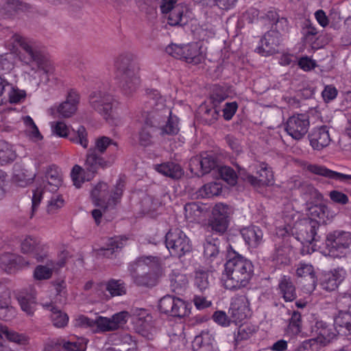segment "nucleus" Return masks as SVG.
<instances>
[{
  "label": "nucleus",
  "instance_id": "44",
  "mask_svg": "<svg viewBox=\"0 0 351 351\" xmlns=\"http://www.w3.org/2000/svg\"><path fill=\"white\" fill-rule=\"evenodd\" d=\"M18 301L21 309L27 315L34 314L36 302V298L33 295H23L21 294L18 297Z\"/></svg>",
  "mask_w": 351,
  "mask_h": 351
},
{
  "label": "nucleus",
  "instance_id": "11",
  "mask_svg": "<svg viewBox=\"0 0 351 351\" xmlns=\"http://www.w3.org/2000/svg\"><path fill=\"white\" fill-rule=\"evenodd\" d=\"M52 132L60 137H69V139L75 143L79 144L84 148L88 145L87 132L82 125L79 126L77 130H73V134L69 132V128L62 121H56L51 123Z\"/></svg>",
  "mask_w": 351,
  "mask_h": 351
},
{
  "label": "nucleus",
  "instance_id": "30",
  "mask_svg": "<svg viewBox=\"0 0 351 351\" xmlns=\"http://www.w3.org/2000/svg\"><path fill=\"white\" fill-rule=\"evenodd\" d=\"M154 169L158 173L172 179H179L184 174V171L181 166L173 162H167L160 165H156Z\"/></svg>",
  "mask_w": 351,
  "mask_h": 351
},
{
  "label": "nucleus",
  "instance_id": "47",
  "mask_svg": "<svg viewBox=\"0 0 351 351\" xmlns=\"http://www.w3.org/2000/svg\"><path fill=\"white\" fill-rule=\"evenodd\" d=\"M106 290L112 296H119L125 294L126 288L121 280L111 279L106 282Z\"/></svg>",
  "mask_w": 351,
  "mask_h": 351
},
{
  "label": "nucleus",
  "instance_id": "22",
  "mask_svg": "<svg viewBox=\"0 0 351 351\" xmlns=\"http://www.w3.org/2000/svg\"><path fill=\"white\" fill-rule=\"evenodd\" d=\"M128 269L132 281L136 285L152 287L156 285L157 278L154 274L136 266H129Z\"/></svg>",
  "mask_w": 351,
  "mask_h": 351
},
{
  "label": "nucleus",
  "instance_id": "24",
  "mask_svg": "<svg viewBox=\"0 0 351 351\" xmlns=\"http://www.w3.org/2000/svg\"><path fill=\"white\" fill-rule=\"evenodd\" d=\"M79 101V93L71 89L69 91L66 100L58 106L57 112L64 118L71 117L76 112Z\"/></svg>",
  "mask_w": 351,
  "mask_h": 351
},
{
  "label": "nucleus",
  "instance_id": "4",
  "mask_svg": "<svg viewBox=\"0 0 351 351\" xmlns=\"http://www.w3.org/2000/svg\"><path fill=\"white\" fill-rule=\"evenodd\" d=\"M146 107L142 112L143 121L156 129L164 123L171 114V110L165 104V99L157 90L147 93Z\"/></svg>",
  "mask_w": 351,
  "mask_h": 351
},
{
  "label": "nucleus",
  "instance_id": "48",
  "mask_svg": "<svg viewBox=\"0 0 351 351\" xmlns=\"http://www.w3.org/2000/svg\"><path fill=\"white\" fill-rule=\"evenodd\" d=\"M221 192V187L216 182H210L204 184L197 191V195L202 198H210L218 195Z\"/></svg>",
  "mask_w": 351,
  "mask_h": 351
},
{
  "label": "nucleus",
  "instance_id": "41",
  "mask_svg": "<svg viewBox=\"0 0 351 351\" xmlns=\"http://www.w3.org/2000/svg\"><path fill=\"white\" fill-rule=\"evenodd\" d=\"M257 331L256 326L245 324L241 325L238 328L237 333H234V341L236 344L243 340L250 339Z\"/></svg>",
  "mask_w": 351,
  "mask_h": 351
},
{
  "label": "nucleus",
  "instance_id": "49",
  "mask_svg": "<svg viewBox=\"0 0 351 351\" xmlns=\"http://www.w3.org/2000/svg\"><path fill=\"white\" fill-rule=\"evenodd\" d=\"M138 332L148 340L154 339L156 334V328L154 326L153 320L147 322H141L137 324Z\"/></svg>",
  "mask_w": 351,
  "mask_h": 351
},
{
  "label": "nucleus",
  "instance_id": "20",
  "mask_svg": "<svg viewBox=\"0 0 351 351\" xmlns=\"http://www.w3.org/2000/svg\"><path fill=\"white\" fill-rule=\"evenodd\" d=\"M217 166L216 158L213 154L204 153L199 156L193 158L190 162V168L191 171L198 170L199 172L196 173L198 176H204L208 173L212 169Z\"/></svg>",
  "mask_w": 351,
  "mask_h": 351
},
{
  "label": "nucleus",
  "instance_id": "23",
  "mask_svg": "<svg viewBox=\"0 0 351 351\" xmlns=\"http://www.w3.org/2000/svg\"><path fill=\"white\" fill-rule=\"evenodd\" d=\"M256 176L250 178L253 182L254 186L272 185L274 175L271 169L265 162L256 165L254 167Z\"/></svg>",
  "mask_w": 351,
  "mask_h": 351
},
{
  "label": "nucleus",
  "instance_id": "58",
  "mask_svg": "<svg viewBox=\"0 0 351 351\" xmlns=\"http://www.w3.org/2000/svg\"><path fill=\"white\" fill-rule=\"evenodd\" d=\"M125 187V181L123 178H119L117 182L112 194L110 195L109 202L111 201V204L115 206L117 202L120 200L123 189Z\"/></svg>",
  "mask_w": 351,
  "mask_h": 351
},
{
  "label": "nucleus",
  "instance_id": "36",
  "mask_svg": "<svg viewBox=\"0 0 351 351\" xmlns=\"http://www.w3.org/2000/svg\"><path fill=\"white\" fill-rule=\"evenodd\" d=\"M334 324L338 332L351 334V312L338 313L335 317Z\"/></svg>",
  "mask_w": 351,
  "mask_h": 351
},
{
  "label": "nucleus",
  "instance_id": "40",
  "mask_svg": "<svg viewBox=\"0 0 351 351\" xmlns=\"http://www.w3.org/2000/svg\"><path fill=\"white\" fill-rule=\"evenodd\" d=\"M157 129L144 123L138 132V142L141 146L147 147L153 143L154 133Z\"/></svg>",
  "mask_w": 351,
  "mask_h": 351
},
{
  "label": "nucleus",
  "instance_id": "64",
  "mask_svg": "<svg viewBox=\"0 0 351 351\" xmlns=\"http://www.w3.org/2000/svg\"><path fill=\"white\" fill-rule=\"evenodd\" d=\"M16 265L15 257L12 254H3L0 256V267L5 271H8Z\"/></svg>",
  "mask_w": 351,
  "mask_h": 351
},
{
  "label": "nucleus",
  "instance_id": "10",
  "mask_svg": "<svg viewBox=\"0 0 351 351\" xmlns=\"http://www.w3.org/2000/svg\"><path fill=\"white\" fill-rule=\"evenodd\" d=\"M128 315V312L121 311L110 317L97 316L94 319L93 332L104 333L117 330L127 322Z\"/></svg>",
  "mask_w": 351,
  "mask_h": 351
},
{
  "label": "nucleus",
  "instance_id": "6",
  "mask_svg": "<svg viewBox=\"0 0 351 351\" xmlns=\"http://www.w3.org/2000/svg\"><path fill=\"white\" fill-rule=\"evenodd\" d=\"M165 244L171 254L179 258L192 250L189 238L179 228L169 230L165 236Z\"/></svg>",
  "mask_w": 351,
  "mask_h": 351
},
{
  "label": "nucleus",
  "instance_id": "25",
  "mask_svg": "<svg viewBox=\"0 0 351 351\" xmlns=\"http://www.w3.org/2000/svg\"><path fill=\"white\" fill-rule=\"evenodd\" d=\"M91 197L94 204L101 207L105 211L111 205L109 202L108 185L104 182L97 183L91 191Z\"/></svg>",
  "mask_w": 351,
  "mask_h": 351
},
{
  "label": "nucleus",
  "instance_id": "12",
  "mask_svg": "<svg viewBox=\"0 0 351 351\" xmlns=\"http://www.w3.org/2000/svg\"><path fill=\"white\" fill-rule=\"evenodd\" d=\"M158 308L161 313L176 317H183L189 313L185 302L170 295H166L160 300Z\"/></svg>",
  "mask_w": 351,
  "mask_h": 351
},
{
  "label": "nucleus",
  "instance_id": "7",
  "mask_svg": "<svg viewBox=\"0 0 351 351\" xmlns=\"http://www.w3.org/2000/svg\"><path fill=\"white\" fill-rule=\"evenodd\" d=\"M351 245V233L337 230L329 232L326 237L325 247L328 255L332 257L342 256Z\"/></svg>",
  "mask_w": 351,
  "mask_h": 351
},
{
  "label": "nucleus",
  "instance_id": "16",
  "mask_svg": "<svg viewBox=\"0 0 351 351\" xmlns=\"http://www.w3.org/2000/svg\"><path fill=\"white\" fill-rule=\"evenodd\" d=\"M232 322H240L250 316V302L245 295H236L231 298L228 309Z\"/></svg>",
  "mask_w": 351,
  "mask_h": 351
},
{
  "label": "nucleus",
  "instance_id": "34",
  "mask_svg": "<svg viewBox=\"0 0 351 351\" xmlns=\"http://www.w3.org/2000/svg\"><path fill=\"white\" fill-rule=\"evenodd\" d=\"M169 280L171 290L178 294H180L183 292L189 285L187 276L178 271H172L169 275Z\"/></svg>",
  "mask_w": 351,
  "mask_h": 351
},
{
  "label": "nucleus",
  "instance_id": "55",
  "mask_svg": "<svg viewBox=\"0 0 351 351\" xmlns=\"http://www.w3.org/2000/svg\"><path fill=\"white\" fill-rule=\"evenodd\" d=\"M183 13V6L176 5L172 10L167 13L169 14L167 16L168 23L171 26L179 25L182 21Z\"/></svg>",
  "mask_w": 351,
  "mask_h": 351
},
{
  "label": "nucleus",
  "instance_id": "45",
  "mask_svg": "<svg viewBox=\"0 0 351 351\" xmlns=\"http://www.w3.org/2000/svg\"><path fill=\"white\" fill-rule=\"evenodd\" d=\"M209 270L203 267L197 268L195 271V284L200 291L206 290L209 287Z\"/></svg>",
  "mask_w": 351,
  "mask_h": 351
},
{
  "label": "nucleus",
  "instance_id": "19",
  "mask_svg": "<svg viewBox=\"0 0 351 351\" xmlns=\"http://www.w3.org/2000/svg\"><path fill=\"white\" fill-rule=\"evenodd\" d=\"M280 38V33L278 31L267 32L261 40V45L256 49V51L263 56H269L277 53Z\"/></svg>",
  "mask_w": 351,
  "mask_h": 351
},
{
  "label": "nucleus",
  "instance_id": "43",
  "mask_svg": "<svg viewBox=\"0 0 351 351\" xmlns=\"http://www.w3.org/2000/svg\"><path fill=\"white\" fill-rule=\"evenodd\" d=\"M160 265V258L153 256H143L138 257L135 262L131 263L129 266H136L138 268H144L146 270V267L154 268L157 267Z\"/></svg>",
  "mask_w": 351,
  "mask_h": 351
},
{
  "label": "nucleus",
  "instance_id": "42",
  "mask_svg": "<svg viewBox=\"0 0 351 351\" xmlns=\"http://www.w3.org/2000/svg\"><path fill=\"white\" fill-rule=\"evenodd\" d=\"M341 282V276L337 273L326 274L321 282L322 288L327 291H333Z\"/></svg>",
  "mask_w": 351,
  "mask_h": 351
},
{
  "label": "nucleus",
  "instance_id": "51",
  "mask_svg": "<svg viewBox=\"0 0 351 351\" xmlns=\"http://www.w3.org/2000/svg\"><path fill=\"white\" fill-rule=\"evenodd\" d=\"M201 120L202 121L207 125H211L214 123L218 119L219 110L215 108H201Z\"/></svg>",
  "mask_w": 351,
  "mask_h": 351
},
{
  "label": "nucleus",
  "instance_id": "53",
  "mask_svg": "<svg viewBox=\"0 0 351 351\" xmlns=\"http://www.w3.org/2000/svg\"><path fill=\"white\" fill-rule=\"evenodd\" d=\"M202 208L196 202L188 203L184 206V215L186 219L191 221L199 218L202 213Z\"/></svg>",
  "mask_w": 351,
  "mask_h": 351
},
{
  "label": "nucleus",
  "instance_id": "63",
  "mask_svg": "<svg viewBox=\"0 0 351 351\" xmlns=\"http://www.w3.org/2000/svg\"><path fill=\"white\" fill-rule=\"evenodd\" d=\"M64 199L60 195H54L48 202L47 211L49 214L56 213L64 205Z\"/></svg>",
  "mask_w": 351,
  "mask_h": 351
},
{
  "label": "nucleus",
  "instance_id": "14",
  "mask_svg": "<svg viewBox=\"0 0 351 351\" xmlns=\"http://www.w3.org/2000/svg\"><path fill=\"white\" fill-rule=\"evenodd\" d=\"M310 126L308 116L306 114H298L290 117L285 130L295 140L303 138L307 134Z\"/></svg>",
  "mask_w": 351,
  "mask_h": 351
},
{
  "label": "nucleus",
  "instance_id": "39",
  "mask_svg": "<svg viewBox=\"0 0 351 351\" xmlns=\"http://www.w3.org/2000/svg\"><path fill=\"white\" fill-rule=\"evenodd\" d=\"M178 123V118L176 116H172L171 113L165 122L162 123L158 129L161 130L162 134L175 135L177 134L180 130Z\"/></svg>",
  "mask_w": 351,
  "mask_h": 351
},
{
  "label": "nucleus",
  "instance_id": "54",
  "mask_svg": "<svg viewBox=\"0 0 351 351\" xmlns=\"http://www.w3.org/2000/svg\"><path fill=\"white\" fill-rule=\"evenodd\" d=\"M302 326V317L300 313L298 311H293L289 323L288 325V330L292 335H298L301 332Z\"/></svg>",
  "mask_w": 351,
  "mask_h": 351
},
{
  "label": "nucleus",
  "instance_id": "29",
  "mask_svg": "<svg viewBox=\"0 0 351 351\" xmlns=\"http://www.w3.org/2000/svg\"><path fill=\"white\" fill-rule=\"evenodd\" d=\"M278 289L280 293L286 302H292L297 297L295 287L289 276H284L280 278Z\"/></svg>",
  "mask_w": 351,
  "mask_h": 351
},
{
  "label": "nucleus",
  "instance_id": "59",
  "mask_svg": "<svg viewBox=\"0 0 351 351\" xmlns=\"http://www.w3.org/2000/svg\"><path fill=\"white\" fill-rule=\"evenodd\" d=\"M25 96L26 94L24 90L14 88L12 85L11 89H8L7 92V96H5L6 100L5 102L8 101L11 104H17L21 102L22 99H25Z\"/></svg>",
  "mask_w": 351,
  "mask_h": 351
},
{
  "label": "nucleus",
  "instance_id": "1",
  "mask_svg": "<svg viewBox=\"0 0 351 351\" xmlns=\"http://www.w3.org/2000/svg\"><path fill=\"white\" fill-rule=\"evenodd\" d=\"M111 145L117 147V143L108 136L97 138L94 146L87 150L84 167L79 165L73 167L71 177L76 188H80L84 182L93 180L99 169L104 170L114 164L116 156L106 154Z\"/></svg>",
  "mask_w": 351,
  "mask_h": 351
},
{
  "label": "nucleus",
  "instance_id": "62",
  "mask_svg": "<svg viewBox=\"0 0 351 351\" xmlns=\"http://www.w3.org/2000/svg\"><path fill=\"white\" fill-rule=\"evenodd\" d=\"M309 211L312 217H317L320 220L324 221L325 218L328 217V208L324 204H320L311 206Z\"/></svg>",
  "mask_w": 351,
  "mask_h": 351
},
{
  "label": "nucleus",
  "instance_id": "13",
  "mask_svg": "<svg viewBox=\"0 0 351 351\" xmlns=\"http://www.w3.org/2000/svg\"><path fill=\"white\" fill-rule=\"evenodd\" d=\"M21 252L32 255L38 262H43L47 256V246L34 236L26 235L21 241Z\"/></svg>",
  "mask_w": 351,
  "mask_h": 351
},
{
  "label": "nucleus",
  "instance_id": "46",
  "mask_svg": "<svg viewBox=\"0 0 351 351\" xmlns=\"http://www.w3.org/2000/svg\"><path fill=\"white\" fill-rule=\"evenodd\" d=\"M296 274L298 277H308L311 280L312 287L315 288L317 279L314 268L311 265L300 263L296 270Z\"/></svg>",
  "mask_w": 351,
  "mask_h": 351
},
{
  "label": "nucleus",
  "instance_id": "26",
  "mask_svg": "<svg viewBox=\"0 0 351 351\" xmlns=\"http://www.w3.org/2000/svg\"><path fill=\"white\" fill-rule=\"evenodd\" d=\"M241 234L246 244L252 248L258 247L263 241V232L256 226L242 228Z\"/></svg>",
  "mask_w": 351,
  "mask_h": 351
},
{
  "label": "nucleus",
  "instance_id": "8",
  "mask_svg": "<svg viewBox=\"0 0 351 351\" xmlns=\"http://www.w3.org/2000/svg\"><path fill=\"white\" fill-rule=\"evenodd\" d=\"M166 52L175 58L193 64H199L204 58L196 43L182 45L171 44L166 47Z\"/></svg>",
  "mask_w": 351,
  "mask_h": 351
},
{
  "label": "nucleus",
  "instance_id": "56",
  "mask_svg": "<svg viewBox=\"0 0 351 351\" xmlns=\"http://www.w3.org/2000/svg\"><path fill=\"white\" fill-rule=\"evenodd\" d=\"M338 313L350 312L351 308V293L340 294L337 299Z\"/></svg>",
  "mask_w": 351,
  "mask_h": 351
},
{
  "label": "nucleus",
  "instance_id": "18",
  "mask_svg": "<svg viewBox=\"0 0 351 351\" xmlns=\"http://www.w3.org/2000/svg\"><path fill=\"white\" fill-rule=\"evenodd\" d=\"M114 66L120 77L138 73L139 70L136 56L130 52L120 54L115 60Z\"/></svg>",
  "mask_w": 351,
  "mask_h": 351
},
{
  "label": "nucleus",
  "instance_id": "9",
  "mask_svg": "<svg viewBox=\"0 0 351 351\" xmlns=\"http://www.w3.org/2000/svg\"><path fill=\"white\" fill-rule=\"evenodd\" d=\"M90 107L108 120L112 116L116 101L109 93L101 91H93L88 97Z\"/></svg>",
  "mask_w": 351,
  "mask_h": 351
},
{
  "label": "nucleus",
  "instance_id": "60",
  "mask_svg": "<svg viewBox=\"0 0 351 351\" xmlns=\"http://www.w3.org/2000/svg\"><path fill=\"white\" fill-rule=\"evenodd\" d=\"M62 351H85L86 346L78 341H66L61 339Z\"/></svg>",
  "mask_w": 351,
  "mask_h": 351
},
{
  "label": "nucleus",
  "instance_id": "50",
  "mask_svg": "<svg viewBox=\"0 0 351 351\" xmlns=\"http://www.w3.org/2000/svg\"><path fill=\"white\" fill-rule=\"evenodd\" d=\"M302 34L304 41L311 43L316 39L318 32L313 23L310 21L306 20L303 23Z\"/></svg>",
  "mask_w": 351,
  "mask_h": 351
},
{
  "label": "nucleus",
  "instance_id": "52",
  "mask_svg": "<svg viewBox=\"0 0 351 351\" xmlns=\"http://www.w3.org/2000/svg\"><path fill=\"white\" fill-rule=\"evenodd\" d=\"M221 178L230 185H235L237 183V173L230 167H221L219 169Z\"/></svg>",
  "mask_w": 351,
  "mask_h": 351
},
{
  "label": "nucleus",
  "instance_id": "3",
  "mask_svg": "<svg viewBox=\"0 0 351 351\" xmlns=\"http://www.w3.org/2000/svg\"><path fill=\"white\" fill-rule=\"evenodd\" d=\"M299 217V213L293 210L291 204L285 206L282 218L287 227L291 230L292 234L295 236V239L303 245L319 241L321 236L317 231L320 226L317 221L312 219L298 220Z\"/></svg>",
  "mask_w": 351,
  "mask_h": 351
},
{
  "label": "nucleus",
  "instance_id": "5",
  "mask_svg": "<svg viewBox=\"0 0 351 351\" xmlns=\"http://www.w3.org/2000/svg\"><path fill=\"white\" fill-rule=\"evenodd\" d=\"M16 40L27 55V56H23V55L20 56L22 62L30 66L35 64L36 67L32 68L35 73L38 71H43L45 74L53 73V65L34 42L22 37L17 38Z\"/></svg>",
  "mask_w": 351,
  "mask_h": 351
},
{
  "label": "nucleus",
  "instance_id": "61",
  "mask_svg": "<svg viewBox=\"0 0 351 351\" xmlns=\"http://www.w3.org/2000/svg\"><path fill=\"white\" fill-rule=\"evenodd\" d=\"M52 274V269L44 265H38L34 271V277L38 280H48Z\"/></svg>",
  "mask_w": 351,
  "mask_h": 351
},
{
  "label": "nucleus",
  "instance_id": "27",
  "mask_svg": "<svg viewBox=\"0 0 351 351\" xmlns=\"http://www.w3.org/2000/svg\"><path fill=\"white\" fill-rule=\"evenodd\" d=\"M219 243L217 238H207L204 243V256L210 263L215 262V265H218L221 260Z\"/></svg>",
  "mask_w": 351,
  "mask_h": 351
},
{
  "label": "nucleus",
  "instance_id": "31",
  "mask_svg": "<svg viewBox=\"0 0 351 351\" xmlns=\"http://www.w3.org/2000/svg\"><path fill=\"white\" fill-rule=\"evenodd\" d=\"M46 183L44 188L50 191H56L62 184V176L58 168L54 165L49 167L45 173Z\"/></svg>",
  "mask_w": 351,
  "mask_h": 351
},
{
  "label": "nucleus",
  "instance_id": "28",
  "mask_svg": "<svg viewBox=\"0 0 351 351\" xmlns=\"http://www.w3.org/2000/svg\"><path fill=\"white\" fill-rule=\"evenodd\" d=\"M307 169L316 175L322 176L330 179L345 182L351 180V175L343 174L332 170H330L324 166L318 165H309Z\"/></svg>",
  "mask_w": 351,
  "mask_h": 351
},
{
  "label": "nucleus",
  "instance_id": "2",
  "mask_svg": "<svg viewBox=\"0 0 351 351\" xmlns=\"http://www.w3.org/2000/svg\"><path fill=\"white\" fill-rule=\"evenodd\" d=\"M224 266L222 282L226 289L237 291L247 286L254 273V266L250 260L237 254Z\"/></svg>",
  "mask_w": 351,
  "mask_h": 351
},
{
  "label": "nucleus",
  "instance_id": "33",
  "mask_svg": "<svg viewBox=\"0 0 351 351\" xmlns=\"http://www.w3.org/2000/svg\"><path fill=\"white\" fill-rule=\"evenodd\" d=\"M43 307L51 312V319L54 326L63 328L66 326L69 322V316L60 309L54 306L52 303L43 304Z\"/></svg>",
  "mask_w": 351,
  "mask_h": 351
},
{
  "label": "nucleus",
  "instance_id": "57",
  "mask_svg": "<svg viewBox=\"0 0 351 351\" xmlns=\"http://www.w3.org/2000/svg\"><path fill=\"white\" fill-rule=\"evenodd\" d=\"M288 249L284 246H277L271 256L273 261H276L277 264L287 265L289 263Z\"/></svg>",
  "mask_w": 351,
  "mask_h": 351
},
{
  "label": "nucleus",
  "instance_id": "37",
  "mask_svg": "<svg viewBox=\"0 0 351 351\" xmlns=\"http://www.w3.org/2000/svg\"><path fill=\"white\" fill-rule=\"evenodd\" d=\"M16 154L12 145L4 140H0V164L1 165L15 160Z\"/></svg>",
  "mask_w": 351,
  "mask_h": 351
},
{
  "label": "nucleus",
  "instance_id": "17",
  "mask_svg": "<svg viewBox=\"0 0 351 351\" xmlns=\"http://www.w3.org/2000/svg\"><path fill=\"white\" fill-rule=\"evenodd\" d=\"M317 324L319 326L317 337L305 341L303 342L302 345L297 348L296 351H304L314 343L325 346L336 337V331L337 330H338V328H336V329H335L332 326L326 325L323 323H317Z\"/></svg>",
  "mask_w": 351,
  "mask_h": 351
},
{
  "label": "nucleus",
  "instance_id": "21",
  "mask_svg": "<svg viewBox=\"0 0 351 351\" xmlns=\"http://www.w3.org/2000/svg\"><path fill=\"white\" fill-rule=\"evenodd\" d=\"M310 145L315 150H322L328 146L331 138L329 128L326 125H322L313 128L308 134Z\"/></svg>",
  "mask_w": 351,
  "mask_h": 351
},
{
  "label": "nucleus",
  "instance_id": "38",
  "mask_svg": "<svg viewBox=\"0 0 351 351\" xmlns=\"http://www.w3.org/2000/svg\"><path fill=\"white\" fill-rule=\"evenodd\" d=\"M126 241V238L119 237L109 239L106 244V247L101 250L104 252L103 254L108 258L112 257L114 253L123 247Z\"/></svg>",
  "mask_w": 351,
  "mask_h": 351
},
{
  "label": "nucleus",
  "instance_id": "15",
  "mask_svg": "<svg viewBox=\"0 0 351 351\" xmlns=\"http://www.w3.org/2000/svg\"><path fill=\"white\" fill-rule=\"evenodd\" d=\"M228 207L223 204H217L213 210V215L208 220L207 228L213 232L223 234L228 226Z\"/></svg>",
  "mask_w": 351,
  "mask_h": 351
},
{
  "label": "nucleus",
  "instance_id": "32",
  "mask_svg": "<svg viewBox=\"0 0 351 351\" xmlns=\"http://www.w3.org/2000/svg\"><path fill=\"white\" fill-rule=\"evenodd\" d=\"M26 9L27 5L19 0H1L0 2V12L6 17L14 16Z\"/></svg>",
  "mask_w": 351,
  "mask_h": 351
},
{
  "label": "nucleus",
  "instance_id": "35",
  "mask_svg": "<svg viewBox=\"0 0 351 351\" xmlns=\"http://www.w3.org/2000/svg\"><path fill=\"white\" fill-rule=\"evenodd\" d=\"M120 83L123 94L130 96L134 93L138 88L140 77L138 73L123 75L121 77Z\"/></svg>",
  "mask_w": 351,
  "mask_h": 351
}]
</instances>
